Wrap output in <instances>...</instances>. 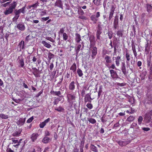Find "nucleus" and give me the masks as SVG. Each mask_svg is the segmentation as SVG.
<instances>
[{"mask_svg":"<svg viewBox=\"0 0 152 152\" xmlns=\"http://www.w3.org/2000/svg\"><path fill=\"white\" fill-rule=\"evenodd\" d=\"M42 43L43 44L44 46L47 48H50L51 47V45L50 44L48 43L44 40L42 41Z\"/></svg>","mask_w":152,"mask_h":152,"instance_id":"nucleus-32","label":"nucleus"},{"mask_svg":"<svg viewBox=\"0 0 152 152\" xmlns=\"http://www.w3.org/2000/svg\"><path fill=\"white\" fill-rule=\"evenodd\" d=\"M76 65L75 63H74L70 68V69L72 70L74 73L76 72Z\"/></svg>","mask_w":152,"mask_h":152,"instance_id":"nucleus-36","label":"nucleus"},{"mask_svg":"<svg viewBox=\"0 0 152 152\" xmlns=\"http://www.w3.org/2000/svg\"><path fill=\"white\" fill-rule=\"evenodd\" d=\"M55 110L59 112H61L64 110V108L61 106H60L58 108H56Z\"/></svg>","mask_w":152,"mask_h":152,"instance_id":"nucleus-52","label":"nucleus"},{"mask_svg":"<svg viewBox=\"0 0 152 152\" xmlns=\"http://www.w3.org/2000/svg\"><path fill=\"white\" fill-rule=\"evenodd\" d=\"M25 7H23L22 8L19 9L18 10H19L20 13H21L23 14H24L25 12Z\"/></svg>","mask_w":152,"mask_h":152,"instance_id":"nucleus-50","label":"nucleus"},{"mask_svg":"<svg viewBox=\"0 0 152 152\" xmlns=\"http://www.w3.org/2000/svg\"><path fill=\"white\" fill-rule=\"evenodd\" d=\"M102 30H97L96 35L97 39H100V35L102 34Z\"/></svg>","mask_w":152,"mask_h":152,"instance_id":"nucleus-38","label":"nucleus"},{"mask_svg":"<svg viewBox=\"0 0 152 152\" xmlns=\"http://www.w3.org/2000/svg\"><path fill=\"white\" fill-rule=\"evenodd\" d=\"M143 120V118L142 116H140L138 119V123L139 125L141 124Z\"/></svg>","mask_w":152,"mask_h":152,"instance_id":"nucleus-56","label":"nucleus"},{"mask_svg":"<svg viewBox=\"0 0 152 152\" xmlns=\"http://www.w3.org/2000/svg\"><path fill=\"white\" fill-rule=\"evenodd\" d=\"M68 101L69 103H71L75 101L76 99L75 95L72 94H67Z\"/></svg>","mask_w":152,"mask_h":152,"instance_id":"nucleus-6","label":"nucleus"},{"mask_svg":"<svg viewBox=\"0 0 152 152\" xmlns=\"http://www.w3.org/2000/svg\"><path fill=\"white\" fill-rule=\"evenodd\" d=\"M32 69L33 70L32 73L35 76V77H38L39 72V70L37 69L36 67L32 68Z\"/></svg>","mask_w":152,"mask_h":152,"instance_id":"nucleus-18","label":"nucleus"},{"mask_svg":"<svg viewBox=\"0 0 152 152\" xmlns=\"http://www.w3.org/2000/svg\"><path fill=\"white\" fill-rule=\"evenodd\" d=\"M14 13L15 16L13 18V21H16L19 17H20V13L18 10H15V11Z\"/></svg>","mask_w":152,"mask_h":152,"instance_id":"nucleus-13","label":"nucleus"},{"mask_svg":"<svg viewBox=\"0 0 152 152\" xmlns=\"http://www.w3.org/2000/svg\"><path fill=\"white\" fill-rule=\"evenodd\" d=\"M18 62L20 64V65L23 68L24 66V59L23 58H20L18 60Z\"/></svg>","mask_w":152,"mask_h":152,"instance_id":"nucleus-39","label":"nucleus"},{"mask_svg":"<svg viewBox=\"0 0 152 152\" xmlns=\"http://www.w3.org/2000/svg\"><path fill=\"white\" fill-rule=\"evenodd\" d=\"M17 3L15 1H13V3L10 4L8 8H7L6 10L4 11V13L5 15H10L12 13L13 10L15 9Z\"/></svg>","mask_w":152,"mask_h":152,"instance_id":"nucleus-1","label":"nucleus"},{"mask_svg":"<svg viewBox=\"0 0 152 152\" xmlns=\"http://www.w3.org/2000/svg\"><path fill=\"white\" fill-rule=\"evenodd\" d=\"M22 130H19L18 131H16L12 134V135L14 137H18L20 134Z\"/></svg>","mask_w":152,"mask_h":152,"instance_id":"nucleus-37","label":"nucleus"},{"mask_svg":"<svg viewBox=\"0 0 152 152\" xmlns=\"http://www.w3.org/2000/svg\"><path fill=\"white\" fill-rule=\"evenodd\" d=\"M39 2L38 1H37L36 3L31 5L29 6L30 8H32V9L36 8L38 6H39Z\"/></svg>","mask_w":152,"mask_h":152,"instance_id":"nucleus-25","label":"nucleus"},{"mask_svg":"<svg viewBox=\"0 0 152 152\" xmlns=\"http://www.w3.org/2000/svg\"><path fill=\"white\" fill-rule=\"evenodd\" d=\"M89 40L90 44V45L91 46H93L95 44V37L94 35H91L89 37Z\"/></svg>","mask_w":152,"mask_h":152,"instance_id":"nucleus-12","label":"nucleus"},{"mask_svg":"<svg viewBox=\"0 0 152 152\" xmlns=\"http://www.w3.org/2000/svg\"><path fill=\"white\" fill-rule=\"evenodd\" d=\"M121 70L124 75H125L127 73L125 64L124 62H123L121 63Z\"/></svg>","mask_w":152,"mask_h":152,"instance_id":"nucleus-16","label":"nucleus"},{"mask_svg":"<svg viewBox=\"0 0 152 152\" xmlns=\"http://www.w3.org/2000/svg\"><path fill=\"white\" fill-rule=\"evenodd\" d=\"M45 39L52 42V44L55 46V44H56V42L55 41L54 39L50 37L47 36L45 37Z\"/></svg>","mask_w":152,"mask_h":152,"instance_id":"nucleus-28","label":"nucleus"},{"mask_svg":"<svg viewBox=\"0 0 152 152\" xmlns=\"http://www.w3.org/2000/svg\"><path fill=\"white\" fill-rule=\"evenodd\" d=\"M16 27L20 30L21 31H24L25 29V26L24 24L23 23H19L18 24Z\"/></svg>","mask_w":152,"mask_h":152,"instance_id":"nucleus-17","label":"nucleus"},{"mask_svg":"<svg viewBox=\"0 0 152 152\" xmlns=\"http://www.w3.org/2000/svg\"><path fill=\"white\" fill-rule=\"evenodd\" d=\"M56 43L58 45H60L61 44V42L60 41V39L59 37L57 38Z\"/></svg>","mask_w":152,"mask_h":152,"instance_id":"nucleus-58","label":"nucleus"},{"mask_svg":"<svg viewBox=\"0 0 152 152\" xmlns=\"http://www.w3.org/2000/svg\"><path fill=\"white\" fill-rule=\"evenodd\" d=\"M62 34L63 39L65 41L67 40L68 38V35L66 33H63Z\"/></svg>","mask_w":152,"mask_h":152,"instance_id":"nucleus-54","label":"nucleus"},{"mask_svg":"<svg viewBox=\"0 0 152 152\" xmlns=\"http://www.w3.org/2000/svg\"><path fill=\"white\" fill-rule=\"evenodd\" d=\"M26 120V118H20L19 120L17 121V124L19 126L23 125Z\"/></svg>","mask_w":152,"mask_h":152,"instance_id":"nucleus-11","label":"nucleus"},{"mask_svg":"<svg viewBox=\"0 0 152 152\" xmlns=\"http://www.w3.org/2000/svg\"><path fill=\"white\" fill-rule=\"evenodd\" d=\"M91 56L92 59H94L97 53V48L96 47L91 46Z\"/></svg>","mask_w":152,"mask_h":152,"instance_id":"nucleus-5","label":"nucleus"},{"mask_svg":"<svg viewBox=\"0 0 152 152\" xmlns=\"http://www.w3.org/2000/svg\"><path fill=\"white\" fill-rule=\"evenodd\" d=\"M77 73L79 77H81L83 75L82 71L80 69H77Z\"/></svg>","mask_w":152,"mask_h":152,"instance_id":"nucleus-47","label":"nucleus"},{"mask_svg":"<svg viewBox=\"0 0 152 152\" xmlns=\"http://www.w3.org/2000/svg\"><path fill=\"white\" fill-rule=\"evenodd\" d=\"M152 115V110H151L145 114V115L144 119L147 123H149L150 122Z\"/></svg>","mask_w":152,"mask_h":152,"instance_id":"nucleus-4","label":"nucleus"},{"mask_svg":"<svg viewBox=\"0 0 152 152\" xmlns=\"http://www.w3.org/2000/svg\"><path fill=\"white\" fill-rule=\"evenodd\" d=\"M81 47V45L80 44H79L77 46V48L75 49L76 56L78 55Z\"/></svg>","mask_w":152,"mask_h":152,"instance_id":"nucleus-48","label":"nucleus"},{"mask_svg":"<svg viewBox=\"0 0 152 152\" xmlns=\"http://www.w3.org/2000/svg\"><path fill=\"white\" fill-rule=\"evenodd\" d=\"M75 82L74 81H72L69 85V89L71 91H73L75 89Z\"/></svg>","mask_w":152,"mask_h":152,"instance_id":"nucleus-21","label":"nucleus"},{"mask_svg":"<svg viewBox=\"0 0 152 152\" xmlns=\"http://www.w3.org/2000/svg\"><path fill=\"white\" fill-rule=\"evenodd\" d=\"M33 119L34 117L33 116H32L27 120V122L28 123H30L33 120Z\"/></svg>","mask_w":152,"mask_h":152,"instance_id":"nucleus-64","label":"nucleus"},{"mask_svg":"<svg viewBox=\"0 0 152 152\" xmlns=\"http://www.w3.org/2000/svg\"><path fill=\"white\" fill-rule=\"evenodd\" d=\"M99 24L98 25L97 30H102V25L101 24V22H99Z\"/></svg>","mask_w":152,"mask_h":152,"instance_id":"nucleus-61","label":"nucleus"},{"mask_svg":"<svg viewBox=\"0 0 152 152\" xmlns=\"http://www.w3.org/2000/svg\"><path fill=\"white\" fill-rule=\"evenodd\" d=\"M93 2L96 6H99L101 4V0H93Z\"/></svg>","mask_w":152,"mask_h":152,"instance_id":"nucleus-45","label":"nucleus"},{"mask_svg":"<svg viewBox=\"0 0 152 152\" xmlns=\"http://www.w3.org/2000/svg\"><path fill=\"white\" fill-rule=\"evenodd\" d=\"M91 93H88L86 94L84 98V102L85 103L89 102L91 103V100L93 99H91Z\"/></svg>","mask_w":152,"mask_h":152,"instance_id":"nucleus-9","label":"nucleus"},{"mask_svg":"<svg viewBox=\"0 0 152 152\" xmlns=\"http://www.w3.org/2000/svg\"><path fill=\"white\" fill-rule=\"evenodd\" d=\"M129 143V141L125 140H120L118 142V144L121 146H125Z\"/></svg>","mask_w":152,"mask_h":152,"instance_id":"nucleus-14","label":"nucleus"},{"mask_svg":"<svg viewBox=\"0 0 152 152\" xmlns=\"http://www.w3.org/2000/svg\"><path fill=\"white\" fill-rule=\"evenodd\" d=\"M54 6L63 9V4L62 1L61 0H56Z\"/></svg>","mask_w":152,"mask_h":152,"instance_id":"nucleus-8","label":"nucleus"},{"mask_svg":"<svg viewBox=\"0 0 152 152\" xmlns=\"http://www.w3.org/2000/svg\"><path fill=\"white\" fill-rule=\"evenodd\" d=\"M135 117L133 116H130L127 118L126 121L129 122H132L133 121Z\"/></svg>","mask_w":152,"mask_h":152,"instance_id":"nucleus-42","label":"nucleus"},{"mask_svg":"<svg viewBox=\"0 0 152 152\" xmlns=\"http://www.w3.org/2000/svg\"><path fill=\"white\" fill-rule=\"evenodd\" d=\"M54 56V55L50 52H49L48 54V57L49 60L50 61Z\"/></svg>","mask_w":152,"mask_h":152,"instance_id":"nucleus-51","label":"nucleus"},{"mask_svg":"<svg viewBox=\"0 0 152 152\" xmlns=\"http://www.w3.org/2000/svg\"><path fill=\"white\" fill-rule=\"evenodd\" d=\"M130 128H135V129H136V130H135V131L137 130L138 129H139V127L137 125V124L136 123H133L132 125L130 126Z\"/></svg>","mask_w":152,"mask_h":152,"instance_id":"nucleus-33","label":"nucleus"},{"mask_svg":"<svg viewBox=\"0 0 152 152\" xmlns=\"http://www.w3.org/2000/svg\"><path fill=\"white\" fill-rule=\"evenodd\" d=\"M110 72L111 76L113 78H115L116 77L117 75L116 72L114 71L113 69L110 70Z\"/></svg>","mask_w":152,"mask_h":152,"instance_id":"nucleus-20","label":"nucleus"},{"mask_svg":"<svg viewBox=\"0 0 152 152\" xmlns=\"http://www.w3.org/2000/svg\"><path fill=\"white\" fill-rule=\"evenodd\" d=\"M105 61V64L106 66H108L112 62V60L110 56L108 55H105L104 58Z\"/></svg>","mask_w":152,"mask_h":152,"instance_id":"nucleus-7","label":"nucleus"},{"mask_svg":"<svg viewBox=\"0 0 152 152\" xmlns=\"http://www.w3.org/2000/svg\"><path fill=\"white\" fill-rule=\"evenodd\" d=\"M109 37V38L111 39L113 37V33L112 31H108L107 33Z\"/></svg>","mask_w":152,"mask_h":152,"instance_id":"nucleus-57","label":"nucleus"},{"mask_svg":"<svg viewBox=\"0 0 152 152\" xmlns=\"http://www.w3.org/2000/svg\"><path fill=\"white\" fill-rule=\"evenodd\" d=\"M91 20L93 21V23L95 24L96 23V22L99 20L98 18L96 17L95 15H92L90 17Z\"/></svg>","mask_w":152,"mask_h":152,"instance_id":"nucleus-22","label":"nucleus"},{"mask_svg":"<svg viewBox=\"0 0 152 152\" xmlns=\"http://www.w3.org/2000/svg\"><path fill=\"white\" fill-rule=\"evenodd\" d=\"M39 12L40 15L41 16H42L46 15L47 14V10H43L42 9H39L38 10Z\"/></svg>","mask_w":152,"mask_h":152,"instance_id":"nucleus-23","label":"nucleus"},{"mask_svg":"<svg viewBox=\"0 0 152 152\" xmlns=\"http://www.w3.org/2000/svg\"><path fill=\"white\" fill-rule=\"evenodd\" d=\"M90 148V150L94 152H98V150L96 147L93 144H91Z\"/></svg>","mask_w":152,"mask_h":152,"instance_id":"nucleus-31","label":"nucleus"},{"mask_svg":"<svg viewBox=\"0 0 152 152\" xmlns=\"http://www.w3.org/2000/svg\"><path fill=\"white\" fill-rule=\"evenodd\" d=\"M50 118H48L45 120L44 121L41 123L39 125L40 128H42L46 125V124L50 121Z\"/></svg>","mask_w":152,"mask_h":152,"instance_id":"nucleus-10","label":"nucleus"},{"mask_svg":"<svg viewBox=\"0 0 152 152\" xmlns=\"http://www.w3.org/2000/svg\"><path fill=\"white\" fill-rule=\"evenodd\" d=\"M132 56L128 52H126V66L127 67H130V63L131 62V64L133 65L134 64V60L133 61V58L131 57Z\"/></svg>","mask_w":152,"mask_h":152,"instance_id":"nucleus-2","label":"nucleus"},{"mask_svg":"<svg viewBox=\"0 0 152 152\" xmlns=\"http://www.w3.org/2000/svg\"><path fill=\"white\" fill-rule=\"evenodd\" d=\"M150 75L149 78L150 79H152V68L150 67Z\"/></svg>","mask_w":152,"mask_h":152,"instance_id":"nucleus-63","label":"nucleus"},{"mask_svg":"<svg viewBox=\"0 0 152 152\" xmlns=\"http://www.w3.org/2000/svg\"><path fill=\"white\" fill-rule=\"evenodd\" d=\"M39 135L37 133H34L32 134L31 137V139L32 142H34L37 139Z\"/></svg>","mask_w":152,"mask_h":152,"instance_id":"nucleus-15","label":"nucleus"},{"mask_svg":"<svg viewBox=\"0 0 152 152\" xmlns=\"http://www.w3.org/2000/svg\"><path fill=\"white\" fill-rule=\"evenodd\" d=\"M102 86H100L98 92V99H99L100 97V96L101 95V94L102 92Z\"/></svg>","mask_w":152,"mask_h":152,"instance_id":"nucleus-44","label":"nucleus"},{"mask_svg":"<svg viewBox=\"0 0 152 152\" xmlns=\"http://www.w3.org/2000/svg\"><path fill=\"white\" fill-rule=\"evenodd\" d=\"M152 6L148 4L147 5V10L148 13H150L152 11Z\"/></svg>","mask_w":152,"mask_h":152,"instance_id":"nucleus-43","label":"nucleus"},{"mask_svg":"<svg viewBox=\"0 0 152 152\" xmlns=\"http://www.w3.org/2000/svg\"><path fill=\"white\" fill-rule=\"evenodd\" d=\"M147 72L146 70H143L140 76L142 80H143L145 79L147 75Z\"/></svg>","mask_w":152,"mask_h":152,"instance_id":"nucleus-29","label":"nucleus"},{"mask_svg":"<svg viewBox=\"0 0 152 152\" xmlns=\"http://www.w3.org/2000/svg\"><path fill=\"white\" fill-rule=\"evenodd\" d=\"M118 19L117 16H115L113 23V25H118Z\"/></svg>","mask_w":152,"mask_h":152,"instance_id":"nucleus-46","label":"nucleus"},{"mask_svg":"<svg viewBox=\"0 0 152 152\" xmlns=\"http://www.w3.org/2000/svg\"><path fill=\"white\" fill-rule=\"evenodd\" d=\"M19 46L20 47L22 50L25 49L24 41L23 40L21 41L19 43Z\"/></svg>","mask_w":152,"mask_h":152,"instance_id":"nucleus-41","label":"nucleus"},{"mask_svg":"<svg viewBox=\"0 0 152 152\" xmlns=\"http://www.w3.org/2000/svg\"><path fill=\"white\" fill-rule=\"evenodd\" d=\"M125 96L128 99V101L131 104H134V99L132 97L128 95H126Z\"/></svg>","mask_w":152,"mask_h":152,"instance_id":"nucleus-30","label":"nucleus"},{"mask_svg":"<svg viewBox=\"0 0 152 152\" xmlns=\"http://www.w3.org/2000/svg\"><path fill=\"white\" fill-rule=\"evenodd\" d=\"M123 30H119L117 32L116 34L119 37H122L123 35Z\"/></svg>","mask_w":152,"mask_h":152,"instance_id":"nucleus-40","label":"nucleus"},{"mask_svg":"<svg viewBox=\"0 0 152 152\" xmlns=\"http://www.w3.org/2000/svg\"><path fill=\"white\" fill-rule=\"evenodd\" d=\"M50 93L54 95L57 96H59L61 94L60 91H51L50 92Z\"/></svg>","mask_w":152,"mask_h":152,"instance_id":"nucleus-27","label":"nucleus"},{"mask_svg":"<svg viewBox=\"0 0 152 152\" xmlns=\"http://www.w3.org/2000/svg\"><path fill=\"white\" fill-rule=\"evenodd\" d=\"M77 12L78 14L80 15H83L84 14L83 11L81 8L78 10Z\"/></svg>","mask_w":152,"mask_h":152,"instance_id":"nucleus-55","label":"nucleus"},{"mask_svg":"<svg viewBox=\"0 0 152 152\" xmlns=\"http://www.w3.org/2000/svg\"><path fill=\"white\" fill-rule=\"evenodd\" d=\"M50 140V139L48 137H44L42 140V142L44 143H47L49 142Z\"/></svg>","mask_w":152,"mask_h":152,"instance_id":"nucleus-34","label":"nucleus"},{"mask_svg":"<svg viewBox=\"0 0 152 152\" xmlns=\"http://www.w3.org/2000/svg\"><path fill=\"white\" fill-rule=\"evenodd\" d=\"M35 17H31L30 16L29 17H28V18L27 20L28 21H30L32 22H33V20H34V19H35Z\"/></svg>","mask_w":152,"mask_h":152,"instance_id":"nucleus-60","label":"nucleus"},{"mask_svg":"<svg viewBox=\"0 0 152 152\" xmlns=\"http://www.w3.org/2000/svg\"><path fill=\"white\" fill-rule=\"evenodd\" d=\"M65 27H64L60 28L59 31L58 33L59 34H63V33H65L64 32L65 31Z\"/></svg>","mask_w":152,"mask_h":152,"instance_id":"nucleus-53","label":"nucleus"},{"mask_svg":"<svg viewBox=\"0 0 152 152\" xmlns=\"http://www.w3.org/2000/svg\"><path fill=\"white\" fill-rule=\"evenodd\" d=\"M75 40L76 43H79L81 40V36L80 34L78 33L75 34Z\"/></svg>","mask_w":152,"mask_h":152,"instance_id":"nucleus-19","label":"nucleus"},{"mask_svg":"<svg viewBox=\"0 0 152 152\" xmlns=\"http://www.w3.org/2000/svg\"><path fill=\"white\" fill-rule=\"evenodd\" d=\"M109 69H114L115 68V65L114 64H113L111 66L110 65V64L108 66H107Z\"/></svg>","mask_w":152,"mask_h":152,"instance_id":"nucleus-62","label":"nucleus"},{"mask_svg":"<svg viewBox=\"0 0 152 152\" xmlns=\"http://www.w3.org/2000/svg\"><path fill=\"white\" fill-rule=\"evenodd\" d=\"M151 56H150L149 57H148L147 59V66H150L152 68V62H151Z\"/></svg>","mask_w":152,"mask_h":152,"instance_id":"nucleus-24","label":"nucleus"},{"mask_svg":"<svg viewBox=\"0 0 152 152\" xmlns=\"http://www.w3.org/2000/svg\"><path fill=\"white\" fill-rule=\"evenodd\" d=\"M88 121L89 122L92 124H94L96 122V120L92 118H88Z\"/></svg>","mask_w":152,"mask_h":152,"instance_id":"nucleus-49","label":"nucleus"},{"mask_svg":"<svg viewBox=\"0 0 152 152\" xmlns=\"http://www.w3.org/2000/svg\"><path fill=\"white\" fill-rule=\"evenodd\" d=\"M115 63L116 66H118L120 65V62L121 61V57L119 56H118L115 57Z\"/></svg>","mask_w":152,"mask_h":152,"instance_id":"nucleus-26","label":"nucleus"},{"mask_svg":"<svg viewBox=\"0 0 152 152\" xmlns=\"http://www.w3.org/2000/svg\"><path fill=\"white\" fill-rule=\"evenodd\" d=\"M116 8V6L114 4H112L111 5V8L110 10V12H109V17L108 18V19L109 20H111L112 18L113 17V15L114 14V11H115V9Z\"/></svg>","mask_w":152,"mask_h":152,"instance_id":"nucleus-3","label":"nucleus"},{"mask_svg":"<svg viewBox=\"0 0 152 152\" xmlns=\"http://www.w3.org/2000/svg\"><path fill=\"white\" fill-rule=\"evenodd\" d=\"M33 38V37L32 35H29L26 37L25 39V42H27L30 41L32 40Z\"/></svg>","mask_w":152,"mask_h":152,"instance_id":"nucleus-35","label":"nucleus"},{"mask_svg":"<svg viewBox=\"0 0 152 152\" xmlns=\"http://www.w3.org/2000/svg\"><path fill=\"white\" fill-rule=\"evenodd\" d=\"M86 106L88 107V108L90 109H91L93 107L92 104L91 103L87 104H86Z\"/></svg>","mask_w":152,"mask_h":152,"instance_id":"nucleus-59","label":"nucleus"}]
</instances>
